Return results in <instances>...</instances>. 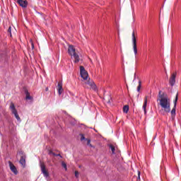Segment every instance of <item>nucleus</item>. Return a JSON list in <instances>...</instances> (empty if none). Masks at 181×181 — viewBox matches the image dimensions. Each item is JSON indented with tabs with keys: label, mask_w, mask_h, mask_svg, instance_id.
<instances>
[{
	"label": "nucleus",
	"mask_w": 181,
	"mask_h": 181,
	"mask_svg": "<svg viewBox=\"0 0 181 181\" xmlns=\"http://www.w3.org/2000/svg\"><path fill=\"white\" fill-rule=\"evenodd\" d=\"M176 83V73H173L169 80L170 85L173 87Z\"/></svg>",
	"instance_id": "obj_7"
},
{
	"label": "nucleus",
	"mask_w": 181,
	"mask_h": 181,
	"mask_svg": "<svg viewBox=\"0 0 181 181\" xmlns=\"http://www.w3.org/2000/svg\"><path fill=\"white\" fill-rule=\"evenodd\" d=\"M8 165H9L11 172H13V173H14V175H18V169H16V167L13 165V163H12V162L9 161Z\"/></svg>",
	"instance_id": "obj_9"
},
{
	"label": "nucleus",
	"mask_w": 181,
	"mask_h": 181,
	"mask_svg": "<svg viewBox=\"0 0 181 181\" xmlns=\"http://www.w3.org/2000/svg\"><path fill=\"white\" fill-rule=\"evenodd\" d=\"M57 90L59 95H62V93H63V83L62 82H59L57 85Z\"/></svg>",
	"instance_id": "obj_11"
},
{
	"label": "nucleus",
	"mask_w": 181,
	"mask_h": 181,
	"mask_svg": "<svg viewBox=\"0 0 181 181\" xmlns=\"http://www.w3.org/2000/svg\"><path fill=\"white\" fill-rule=\"evenodd\" d=\"M132 45L136 46V37H135V32H132Z\"/></svg>",
	"instance_id": "obj_14"
},
{
	"label": "nucleus",
	"mask_w": 181,
	"mask_h": 181,
	"mask_svg": "<svg viewBox=\"0 0 181 181\" xmlns=\"http://www.w3.org/2000/svg\"><path fill=\"white\" fill-rule=\"evenodd\" d=\"M148 105V96H146L144 98V103L143 105V110H144L145 114H146V105Z\"/></svg>",
	"instance_id": "obj_12"
},
{
	"label": "nucleus",
	"mask_w": 181,
	"mask_h": 181,
	"mask_svg": "<svg viewBox=\"0 0 181 181\" xmlns=\"http://www.w3.org/2000/svg\"><path fill=\"white\" fill-rule=\"evenodd\" d=\"M86 141H87V145H90V142H91V140H90L88 139H86Z\"/></svg>",
	"instance_id": "obj_25"
},
{
	"label": "nucleus",
	"mask_w": 181,
	"mask_h": 181,
	"mask_svg": "<svg viewBox=\"0 0 181 181\" xmlns=\"http://www.w3.org/2000/svg\"><path fill=\"white\" fill-rule=\"evenodd\" d=\"M109 148H110V149H111L112 153L113 155L115 154V146H114V145H112V144H110Z\"/></svg>",
	"instance_id": "obj_16"
},
{
	"label": "nucleus",
	"mask_w": 181,
	"mask_h": 181,
	"mask_svg": "<svg viewBox=\"0 0 181 181\" xmlns=\"http://www.w3.org/2000/svg\"><path fill=\"white\" fill-rule=\"evenodd\" d=\"M32 46H33V42L31 43Z\"/></svg>",
	"instance_id": "obj_29"
},
{
	"label": "nucleus",
	"mask_w": 181,
	"mask_h": 181,
	"mask_svg": "<svg viewBox=\"0 0 181 181\" xmlns=\"http://www.w3.org/2000/svg\"><path fill=\"white\" fill-rule=\"evenodd\" d=\"M142 86V82L141 81H139V86H137V91L139 93L141 91V87Z\"/></svg>",
	"instance_id": "obj_18"
},
{
	"label": "nucleus",
	"mask_w": 181,
	"mask_h": 181,
	"mask_svg": "<svg viewBox=\"0 0 181 181\" xmlns=\"http://www.w3.org/2000/svg\"><path fill=\"white\" fill-rule=\"evenodd\" d=\"M80 73H81V76L83 80H87L88 78V73L87 71H86V69H84V66H80Z\"/></svg>",
	"instance_id": "obj_6"
},
{
	"label": "nucleus",
	"mask_w": 181,
	"mask_h": 181,
	"mask_svg": "<svg viewBox=\"0 0 181 181\" xmlns=\"http://www.w3.org/2000/svg\"><path fill=\"white\" fill-rule=\"evenodd\" d=\"M25 100H32V96H30V93L28 90H25Z\"/></svg>",
	"instance_id": "obj_15"
},
{
	"label": "nucleus",
	"mask_w": 181,
	"mask_h": 181,
	"mask_svg": "<svg viewBox=\"0 0 181 181\" xmlns=\"http://www.w3.org/2000/svg\"><path fill=\"white\" fill-rule=\"evenodd\" d=\"M32 49H35V46H32Z\"/></svg>",
	"instance_id": "obj_28"
},
{
	"label": "nucleus",
	"mask_w": 181,
	"mask_h": 181,
	"mask_svg": "<svg viewBox=\"0 0 181 181\" xmlns=\"http://www.w3.org/2000/svg\"><path fill=\"white\" fill-rule=\"evenodd\" d=\"M81 141H84L86 140L87 139H86V137L84 136V134H81Z\"/></svg>",
	"instance_id": "obj_22"
},
{
	"label": "nucleus",
	"mask_w": 181,
	"mask_h": 181,
	"mask_svg": "<svg viewBox=\"0 0 181 181\" xmlns=\"http://www.w3.org/2000/svg\"><path fill=\"white\" fill-rule=\"evenodd\" d=\"M68 53L72 59H74L75 63H78V62H80V57L77 54V52H76V48H74V46L69 47Z\"/></svg>",
	"instance_id": "obj_2"
},
{
	"label": "nucleus",
	"mask_w": 181,
	"mask_h": 181,
	"mask_svg": "<svg viewBox=\"0 0 181 181\" xmlns=\"http://www.w3.org/2000/svg\"><path fill=\"white\" fill-rule=\"evenodd\" d=\"M158 95L160 98L159 101L161 110L165 111V112H170V99L168 97L162 96V95H160V91L159 92Z\"/></svg>",
	"instance_id": "obj_1"
},
{
	"label": "nucleus",
	"mask_w": 181,
	"mask_h": 181,
	"mask_svg": "<svg viewBox=\"0 0 181 181\" xmlns=\"http://www.w3.org/2000/svg\"><path fill=\"white\" fill-rule=\"evenodd\" d=\"M89 146H90V148H93V145H91V144H89Z\"/></svg>",
	"instance_id": "obj_27"
},
{
	"label": "nucleus",
	"mask_w": 181,
	"mask_h": 181,
	"mask_svg": "<svg viewBox=\"0 0 181 181\" xmlns=\"http://www.w3.org/2000/svg\"><path fill=\"white\" fill-rule=\"evenodd\" d=\"M49 155H52L53 156H60V158H62L60 154H56L55 153H53L52 151L49 152Z\"/></svg>",
	"instance_id": "obj_19"
},
{
	"label": "nucleus",
	"mask_w": 181,
	"mask_h": 181,
	"mask_svg": "<svg viewBox=\"0 0 181 181\" xmlns=\"http://www.w3.org/2000/svg\"><path fill=\"white\" fill-rule=\"evenodd\" d=\"M47 90H48V88H46V90L47 91Z\"/></svg>",
	"instance_id": "obj_30"
},
{
	"label": "nucleus",
	"mask_w": 181,
	"mask_h": 181,
	"mask_svg": "<svg viewBox=\"0 0 181 181\" xmlns=\"http://www.w3.org/2000/svg\"><path fill=\"white\" fill-rule=\"evenodd\" d=\"M10 110H11V112L12 114H13L14 117H16L17 121H20L21 117H19V115L18 114V110H16V108H15V104H13V103H11Z\"/></svg>",
	"instance_id": "obj_4"
},
{
	"label": "nucleus",
	"mask_w": 181,
	"mask_h": 181,
	"mask_svg": "<svg viewBox=\"0 0 181 181\" xmlns=\"http://www.w3.org/2000/svg\"><path fill=\"white\" fill-rule=\"evenodd\" d=\"M8 33H10L11 37H12V27H9L8 29Z\"/></svg>",
	"instance_id": "obj_21"
},
{
	"label": "nucleus",
	"mask_w": 181,
	"mask_h": 181,
	"mask_svg": "<svg viewBox=\"0 0 181 181\" xmlns=\"http://www.w3.org/2000/svg\"><path fill=\"white\" fill-rule=\"evenodd\" d=\"M40 168H41V172L43 173L45 177H48L49 176V173L46 170V166L43 164H40Z\"/></svg>",
	"instance_id": "obj_10"
},
{
	"label": "nucleus",
	"mask_w": 181,
	"mask_h": 181,
	"mask_svg": "<svg viewBox=\"0 0 181 181\" xmlns=\"http://www.w3.org/2000/svg\"><path fill=\"white\" fill-rule=\"evenodd\" d=\"M17 3L21 8H28V2L26 0H17Z\"/></svg>",
	"instance_id": "obj_8"
},
{
	"label": "nucleus",
	"mask_w": 181,
	"mask_h": 181,
	"mask_svg": "<svg viewBox=\"0 0 181 181\" xmlns=\"http://www.w3.org/2000/svg\"><path fill=\"white\" fill-rule=\"evenodd\" d=\"M62 166L64 168L65 170H67V165L65 163H62Z\"/></svg>",
	"instance_id": "obj_23"
},
{
	"label": "nucleus",
	"mask_w": 181,
	"mask_h": 181,
	"mask_svg": "<svg viewBox=\"0 0 181 181\" xmlns=\"http://www.w3.org/2000/svg\"><path fill=\"white\" fill-rule=\"evenodd\" d=\"M69 46H73L72 45H69Z\"/></svg>",
	"instance_id": "obj_31"
},
{
	"label": "nucleus",
	"mask_w": 181,
	"mask_h": 181,
	"mask_svg": "<svg viewBox=\"0 0 181 181\" xmlns=\"http://www.w3.org/2000/svg\"><path fill=\"white\" fill-rule=\"evenodd\" d=\"M17 156H21V159L19 160V163L25 168L26 165V154L24 153L23 151H19L17 153Z\"/></svg>",
	"instance_id": "obj_3"
},
{
	"label": "nucleus",
	"mask_w": 181,
	"mask_h": 181,
	"mask_svg": "<svg viewBox=\"0 0 181 181\" xmlns=\"http://www.w3.org/2000/svg\"><path fill=\"white\" fill-rule=\"evenodd\" d=\"M76 177H78V171H75Z\"/></svg>",
	"instance_id": "obj_26"
},
{
	"label": "nucleus",
	"mask_w": 181,
	"mask_h": 181,
	"mask_svg": "<svg viewBox=\"0 0 181 181\" xmlns=\"http://www.w3.org/2000/svg\"><path fill=\"white\" fill-rule=\"evenodd\" d=\"M138 180H141V172H138V179H137V181Z\"/></svg>",
	"instance_id": "obj_24"
},
{
	"label": "nucleus",
	"mask_w": 181,
	"mask_h": 181,
	"mask_svg": "<svg viewBox=\"0 0 181 181\" xmlns=\"http://www.w3.org/2000/svg\"><path fill=\"white\" fill-rule=\"evenodd\" d=\"M86 83L88 84V86H90L91 88H93V89L95 88V83H94V82L91 81V79H89L88 81H87Z\"/></svg>",
	"instance_id": "obj_13"
},
{
	"label": "nucleus",
	"mask_w": 181,
	"mask_h": 181,
	"mask_svg": "<svg viewBox=\"0 0 181 181\" xmlns=\"http://www.w3.org/2000/svg\"><path fill=\"white\" fill-rule=\"evenodd\" d=\"M128 111H129V106L128 105H124L123 107V112H124L125 114L128 113Z\"/></svg>",
	"instance_id": "obj_17"
},
{
	"label": "nucleus",
	"mask_w": 181,
	"mask_h": 181,
	"mask_svg": "<svg viewBox=\"0 0 181 181\" xmlns=\"http://www.w3.org/2000/svg\"><path fill=\"white\" fill-rule=\"evenodd\" d=\"M178 95H179V94L177 93V95L175 96V99L174 100V107L171 110L172 118H175V117L176 116V105H177Z\"/></svg>",
	"instance_id": "obj_5"
},
{
	"label": "nucleus",
	"mask_w": 181,
	"mask_h": 181,
	"mask_svg": "<svg viewBox=\"0 0 181 181\" xmlns=\"http://www.w3.org/2000/svg\"><path fill=\"white\" fill-rule=\"evenodd\" d=\"M134 52L135 56H136V54H138V48H136V46H134Z\"/></svg>",
	"instance_id": "obj_20"
}]
</instances>
